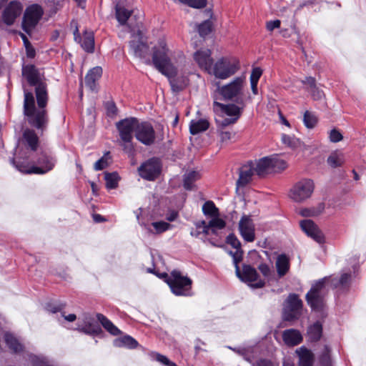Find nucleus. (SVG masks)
<instances>
[{
    "label": "nucleus",
    "mask_w": 366,
    "mask_h": 366,
    "mask_svg": "<svg viewBox=\"0 0 366 366\" xmlns=\"http://www.w3.org/2000/svg\"><path fill=\"white\" fill-rule=\"evenodd\" d=\"M258 269L265 277H267L270 275L271 269L268 264L265 263L260 264L258 266Z\"/></svg>",
    "instance_id": "obj_62"
},
{
    "label": "nucleus",
    "mask_w": 366,
    "mask_h": 366,
    "mask_svg": "<svg viewBox=\"0 0 366 366\" xmlns=\"http://www.w3.org/2000/svg\"><path fill=\"white\" fill-rule=\"evenodd\" d=\"M318 119L317 116L309 111H305L303 116V122L308 129H313L317 124Z\"/></svg>",
    "instance_id": "obj_42"
},
{
    "label": "nucleus",
    "mask_w": 366,
    "mask_h": 366,
    "mask_svg": "<svg viewBox=\"0 0 366 366\" xmlns=\"http://www.w3.org/2000/svg\"><path fill=\"white\" fill-rule=\"evenodd\" d=\"M302 301L296 294H290L285 300L283 308V319L292 321L298 319L302 313Z\"/></svg>",
    "instance_id": "obj_8"
},
{
    "label": "nucleus",
    "mask_w": 366,
    "mask_h": 366,
    "mask_svg": "<svg viewBox=\"0 0 366 366\" xmlns=\"http://www.w3.org/2000/svg\"><path fill=\"white\" fill-rule=\"evenodd\" d=\"M117 345L125 346L129 348H136L138 345V342L131 336L125 335L121 339L117 340Z\"/></svg>",
    "instance_id": "obj_46"
},
{
    "label": "nucleus",
    "mask_w": 366,
    "mask_h": 366,
    "mask_svg": "<svg viewBox=\"0 0 366 366\" xmlns=\"http://www.w3.org/2000/svg\"><path fill=\"white\" fill-rule=\"evenodd\" d=\"M137 125V119L129 117L122 119L116 123V127L120 137L119 144L123 147V150L132 154L134 152V147L132 142L133 134L136 133Z\"/></svg>",
    "instance_id": "obj_3"
},
{
    "label": "nucleus",
    "mask_w": 366,
    "mask_h": 366,
    "mask_svg": "<svg viewBox=\"0 0 366 366\" xmlns=\"http://www.w3.org/2000/svg\"><path fill=\"white\" fill-rule=\"evenodd\" d=\"M232 137V134L230 132H221L219 133L220 141L222 143H227Z\"/></svg>",
    "instance_id": "obj_64"
},
{
    "label": "nucleus",
    "mask_w": 366,
    "mask_h": 366,
    "mask_svg": "<svg viewBox=\"0 0 366 366\" xmlns=\"http://www.w3.org/2000/svg\"><path fill=\"white\" fill-rule=\"evenodd\" d=\"M23 10L22 4L17 1H10L3 11L2 20L8 26L14 24L16 19L19 17Z\"/></svg>",
    "instance_id": "obj_16"
},
{
    "label": "nucleus",
    "mask_w": 366,
    "mask_h": 366,
    "mask_svg": "<svg viewBox=\"0 0 366 366\" xmlns=\"http://www.w3.org/2000/svg\"><path fill=\"white\" fill-rule=\"evenodd\" d=\"M135 137L145 145H151L155 140V132L152 124L147 122H139L137 119Z\"/></svg>",
    "instance_id": "obj_12"
},
{
    "label": "nucleus",
    "mask_w": 366,
    "mask_h": 366,
    "mask_svg": "<svg viewBox=\"0 0 366 366\" xmlns=\"http://www.w3.org/2000/svg\"><path fill=\"white\" fill-rule=\"evenodd\" d=\"M322 334V326L320 322H316L313 325H310L307 331V337L310 342L318 341Z\"/></svg>",
    "instance_id": "obj_31"
},
{
    "label": "nucleus",
    "mask_w": 366,
    "mask_h": 366,
    "mask_svg": "<svg viewBox=\"0 0 366 366\" xmlns=\"http://www.w3.org/2000/svg\"><path fill=\"white\" fill-rule=\"evenodd\" d=\"M74 39L81 44V47L86 52L92 53L94 49V39L92 32L85 31L81 38L79 34L78 29H76L74 33Z\"/></svg>",
    "instance_id": "obj_21"
},
{
    "label": "nucleus",
    "mask_w": 366,
    "mask_h": 366,
    "mask_svg": "<svg viewBox=\"0 0 366 366\" xmlns=\"http://www.w3.org/2000/svg\"><path fill=\"white\" fill-rule=\"evenodd\" d=\"M282 339L286 345L295 346L302 341V336L297 330L289 329L283 332Z\"/></svg>",
    "instance_id": "obj_23"
},
{
    "label": "nucleus",
    "mask_w": 366,
    "mask_h": 366,
    "mask_svg": "<svg viewBox=\"0 0 366 366\" xmlns=\"http://www.w3.org/2000/svg\"><path fill=\"white\" fill-rule=\"evenodd\" d=\"M226 242L236 249H242L241 242L234 234H229L227 237Z\"/></svg>",
    "instance_id": "obj_51"
},
{
    "label": "nucleus",
    "mask_w": 366,
    "mask_h": 366,
    "mask_svg": "<svg viewBox=\"0 0 366 366\" xmlns=\"http://www.w3.org/2000/svg\"><path fill=\"white\" fill-rule=\"evenodd\" d=\"M96 316L103 327L111 335L116 336L121 334V331L104 315L97 313Z\"/></svg>",
    "instance_id": "obj_30"
},
{
    "label": "nucleus",
    "mask_w": 366,
    "mask_h": 366,
    "mask_svg": "<svg viewBox=\"0 0 366 366\" xmlns=\"http://www.w3.org/2000/svg\"><path fill=\"white\" fill-rule=\"evenodd\" d=\"M5 342L7 346L14 352H19L23 350V346L18 340L10 333H6L4 335Z\"/></svg>",
    "instance_id": "obj_35"
},
{
    "label": "nucleus",
    "mask_w": 366,
    "mask_h": 366,
    "mask_svg": "<svg viewBox=\"0 0 366 366\" xmlns=\"http://www.w3.org/2000/svg\"><path fill=\"white\" fill-rule=\"evenodd\" d=\"M104 179L106 181V187L109 189H113L117 187L119 177L117 172H105Z\"/></svg>",
    "instance_id": "obj_40"
},
{
    "label": "nucleus",
    "mask_w": 366,
    "mask_h": 366,
    "mask_svg": "<svg viewBox=\"0 0 366 366\" xmlns=\"http://www.w3.org/2000/svg\"><path fill=\"white\" fill-rule=\"evenodd\" d=\"M311 93V95L314 100H320L324 97V93L322 91L319 89V88L315 86L309 91Z\"/></svg>",
    "instance_id": "obj_59"
},
{
    "label": "nucleus",
    "mask_w": 366,
    "mask_h": 366,
    "mask_svg": "<svg viewBox=\"0 0 366 366\" xmlns=\"http://www.w3.org/2000/svg\"><path fill=\"white\" fill-rule=\"evenodd\" d=\"M243 83V78L237 77L229 84L221 87L219 86L218 92L222 96L224 100H232L242 94Z\"/></svg>",
    "instance_id": "obj_11"
},
{
    "label": "nucleus",
    "mask_w": 366,
    "mask_h": 366,
    "mask_svg": "<svg viewBox=\"0 0 366 366\" xmlns=\"http://www.w3.org/2000/svg\"><path fill=\"white\" fill-rule=\"evenodd\" d=\"M226 226V222L218 217H212L208 222L209 234H216L218 229H222Z\"/></svg>",
    "instance_id": "obj_38"
},
{
    "label": "nucleus",
    "mask_w": 366,
    "mask_h": 366,
    "mask_svg": "<svg viewBox=\"0 0 366 366\" xmlns=\"http://www.w3.org/2000/svg\"><path fill=\"white\" fill-rule=\"evenodd\" d=\"M129 46L134 55L139 58H144L149 51V46L140 39L130 41Z\"/></svg>",
    "instance_id": "obj_27"
},
{
    "label": "nucleus",
    "mask_w": 366,
    "mask_h": 366,
    "mask_svg": "<svg viewBox=\"0 0 366 366\" xmlns=\"http://www.w3.org/2000/svg\"><path fill=\"white\" fill-rule=\"evenodd\" d=\"M229 348L242 356L246 361L249 362V363L252 362L254 359V349L252 347Z\"/></svg>",
    "instance_id": "obj_39"
},
{
    "label": "nucleus",
    "mask_w": 366,
    "mask_h": 366,
    "mask_svg": "<svg viewBox=\"0 0 366 366\" xmlns=\"http://www.w3.org/2000/svg\"><path fill=\"white\" fill-rule=\"evenodd\" d=\"M164 41H160L159 45L154 48L152 63L155 68L169 79L172 92L182 91L189 84V79L185 75H178L177 68L171 62Z\"/></svg>",
    "instance_id": "obj_1"
},
{
    "label": "nucleus",
    "mask_w": 366,
    "mask_h": 366,
    "mask_svg": "<svg viewBox=\"0 0 366 366\" xmlns=\"http://www.w3.org/2000/svg\"><path fill=\"white\" fill-rule=\"evenodd\" d=\"M296 353L299 357V366H312L314 355L311 350L305 347H301L299 350H297Z\"/></svg>",
    "instance_id": "obj_24"
},
{
    "label": "nucleus",
    "mask_w": 366,
    "mask_h": 366,
    "mask_svg": "<svg viewBox=\"0 0 366 366\" xmlns=\"http://www.w3.org/2000/svg\"><path fill=\"white\" fill-rule=\"evenodd\" d=\"M152 226L154 229V232L151 229V227H147V229L149 233L151 234H161L167 229H169L171 227V224L164 222V221H159V222H154L152 223Z\"/></svg>",
    "instance_id": "obj_41"
},
{
    "label": "nucleus",
    "mask_w": 366,
    "mask_h": 366,
    "mask_svg": "<svg viewBox=\"0 0 366 366\" xmlns=\"http://www.w3.org/2000/svg\"><path fill=\"white\" fill-rule=\"evenodd\" d=\"M214 111L217 112V108H219L221 112L224 113L226 115L230 117H237V119L240 117L242 111L241 108L234 104H223L217 102H214Z\"/></svg>",
    "instance_id": "obj_22"
},
{
    "label": "nucleus",
    "mask_w": 366,
    "mask_h": 366,
    "mask_svg": "<svg viewBox=\"0 0 366 366\" xmlns=\"http://www.w3.org/2000/svg\"><path fill=\"white\" fill-rule=\"evenodd\" d=\"M167 277L165 282L169 285L172 292L178 296L190 295L192 281L190 278L182 275L178 270H173L170 275L164 274Z\"/></svg>",
    "instance_id": "obj_4"
},
{
    "label": "nucleus",
    "mask_w": 366,
    "mask_h": 366,
    "mask_svg": "<svg viewBox=\"0 0 366 366\" xmlns=\"http://www.w3.org/2000/svg\"><path fill=\"white\" fill-rule=\"evenodd\" d=\"M212 24L209 20H206L198 26V32L202 37H204L212 31Z\"/></svg>",
    "instance_id": "obj_48"
},
{
    "label": "nucleus",
    "mask_w": 366,
    "mask_h": 366,
    "mask_svg": "<svg viewBox=\"0 0 366 366\" xmlns=\"http://www.w3.org/2000/svg\"><path fill=\"white\" fill-rule=\"evenodd\" d=\"M237 121V117H226L222 120L216 119V122L219 127H225L229 125L233 124L236 123Z\"/></svg>",
    "instance_id": "obj_52"
},
{
    "label": "nucleus",
    "mask_w": 366,
    "mask_h": 366,
    "mask_svg": "<svg viewBox=\"0 0 366 366\" xmlns=\"http://www.w3.org/2000/svg\"><path fill=\"white\" fill-rule=\"evenodd\" d=\"M302 229L311 238L318 243L325 242V237L318 226L311 219H304L300 222Z\"/></svg>",
    "instance_id": "obj_18"
},
{
    "label": "nucleus",
    "mask_w": 366,
    "mask_h": 366,
    "mask_svg": "<svg viewBox=\"0 0 366 366\" xmlns=\"http://www.w3.org/2000/svg\"><path fill=\"white\" fill-rule=\"evenodd\" d=\"M351 280V274L344 273L341 275L340 278H332L330 277V285L333 288H340V290H345L348 288Z\"/></svg>",
    "instance_id": "obj_33"
},
{
    "label": "nucleus",
    "mask_w": 366,
    "mask_h": 366,
    "mask_svg": "<svg viewBox=\"0 0 366 366\" xmlns=\"http://www.w3.org/2000/svg\"><path fill=\"white\" fill-rule=\"evenodd\" d=\"M330 350L327 346L325 347L324 351L320 357L321 366H332V360L330 355Z\"/></svg>",
    "instance_id": "obj_49"
},
{
    "label": "nucleus",
    "mask_w": 366,
    "mask_h": 366,
    "mask_svg": "<svg viewBox=\"0 0 366 366\" xmlns=\"http://www.w3.org/2000/svg\"><path fill=\"white\" fill-rule=\"evenodd\" d=\"M314 182L311 179H305L297 182L290 190V197L297 202H302L309 198L314 191Z\"/></svg>",
    "instance_id": "obj_9"
},
{
    "label": "nucleus",
    "mask_w": 366,
    "mask_h": 366,
    "mask_svg": "<svg viewBox=\"0 0 366 366\" xmlns=\"http://www.w3.org/2000/svg\"><path fill=\"white\" fill-rule=\"evenodd\" d=\"M115 14L119 23L121 25H125L132 15V11L126 9L120 0L115 5Z\"/></svg>",
    "instance_id": "obj_26"
},
{
    "label": "nucleus",
    "mask_w": 366,
    "mask_h": 366,
    "mask_svg": "<svg viewBox=\"0 0 366 366\" xmlns=\"http://www.w3.org/2000/svg\"><path fill=\"white\" fill-rule=\"evenodd\" d=\"M255 172L254 164L249 162L242 166L239 169V178L237 181V187H242L246 186L251 180Z\"/></svg>",
    "instance_id": "obj_20"
},
{
    "label": "nucleus",
    "mask_w": 366,
    "mask_h": 366,
    "mask_svg": "<svg viewBox=\"0 0 366 366\" xmlns=\"http://www.w3.org/2000/svg\"><path fill=\"white\" fill-rule=\"evenodd\" d=\"M254 164L255 172L259 177L264 176L269 172H272L271 158L269 157H263Z\"/></svg>",
    "instance_id": "obj_28"
},
{
    "label": "nucleus",
    "mask_w": 366,
    "mask_h": 366,
    "mask_svg": "<svg viewBox=\"0 0 366 366\" xmlns=\"http://www.w3.org/2000/svg\"><path fill=\"white\" fill-rule=\"evenodd\" d=\"M38 164L40 167L32 166L29 169H27V166L19 164L16 167V168L23 173L26 174H44L53 169L54 167L55 161L53 158L46 155H41L38 159Z\"/></svg>",
    "instance_id": "obj_10"
},
{
    "label": "nucleus",
    "mask_w": 366,
    "mask_h": 366,
    "mask_svg": "<svg viewBox=\"0 0 366 366\" xmlns=\"http://www.w3.org/2000/svg\"><path fill=\"white\" fill-rule=\"evenodd\" d=\"M262 74V70L260 68H259V67L254 68L252 69L251 75H250V81L258 82Z\"/></svg>",
    "instance_id": "obj_57"
},
{
    "label": "nucleus",
    "mask_w": 366,
    "mask_h": 366,
    "mask_svg": "<svg viewBox=\"0 0 366 366\" xmlns=\"http://www.w3.org/2000/svg\"><path fill=\"white\" fill-rule=\"evenodd\" d=\"M282 142L288 147L295 149L300 144V141L294 137L283 134L282 137Z\"/></svg>",
    "instance_id": "obj_50"
},
{
    "label": "nucleus",
    "mask_w": 366,
    "mask_h": 366,
    "mask_svg": "<svg viewBox=\"0 0 366 366\" xmlns=\"http://www.w3.org/2000/svg\"><path fill=\"white\" fill-rule=\"evenodd\" d=\"M108 165L107 159L105 156L100 158L98 161H97L94 165V169L96 171L102 170L107 167Z\"/></svg>",
    "instance_id": "obj_55"
},
{
    "label": "nucleus",
    "mask_w": 366,
    "mask_h": 366,
    "mask_svg": "<svg viewBox=\"0 0 366 366\" xmlns=\"http://www.w3.org/2000/svg\"><path fill=\"white\" fill-rule=\"evenodd\" d=\"M188 5L193 8L202 9L206 6L207 0H189Z\"/></svg>",
    "instance_id": "obj_56"
},
{
    "label": "nucleus",
    "mask_w": 366,
    "mask_h": 366,
    "mask_svg": "<svg viewBox=\"0 0 366 366\" xmlns=\"http://www.w3.org/2000/svg\"><path fill=\"white\" fill-rule=\"evenodd\" d=\"M325 209V204L320 203L317 207H311V208H305L302 209L300 214L302 217H316L320 215L323 212Z\"/></svg>",
    "instance_id": "obj_37"
},
{
    "label": "nucleus",
    "mask_w": 366,
    "mask_h": 366,
    "mask_svg": "<svg viewBox=\"0 0 366 366\" xmlns=\"http://www.w3.org/2000/svg\"><path fill=\"white\" fill-rule=\"evenodd\" d=\"M343 139L341 133L337 130L336 129H333L330 131V140L332 142H338Z\"/></svg>",
    "instance_id": "obj_53"
},
{
    "label": "nucleus",
    "mask_w": 366,
    "mask_h": 366,
    "mask_svg": "<svg viewBox=\"0 0 366 366\" xmlns=\"http://www.w3.org/2000/svg\"><path fill=\"white\" fill-rule=\"evenodd\" d=\"M281 21L278 19L274 21H269L267 22L266 28L268 31H273L274 29H277L280 26Z\"/></svg>",
    "instance_id": "obj_63"
},
{
    "label": "nucleus",
    "mask_w": 366,
    "mask_h": 366,
    "mask_svg": "<svg viewBox=\"0 0 366 366\" xmlns=\"http://www.w3.org/2000/svg\"><path fill=\"white\" fill-rule=\"evenodd\" d=\"M139 175L144 179L154 180L160 173V166L157 159L152 158L143 163L139 168Z\"/></svg>",
    "instance_id": "obj_15"
},
{
    "label": "nucleus",
    "mask_w": 366,
    "mask_h": 366,
    "mask_svg": "<svg viewBox=\"0 0 366 366\" xmlns=\"http://www.w3.org/2000/svg\"><path fill=\"white\" fill-rule=\"evenodd\" d=\"M252 366H277L276 364L269 359L259 358Z\"/></svg>",
    "instance_id": "obj_54"
},
{
    "label": "nucleus",
    "mask_w": 366,
    "mask_h": 366,
    "mask_svg": "<svg viewBox=\"0 0 366 366\" xmlns=\"http://www.w3.org/2000/svg\"><path fill=\"white\" fill-rule=\"evenodd\" d=\"M327 284H330V277H325L315 282L307 293L306 300L313 310H323L325 305L323 290Z\"/></svg>",
    "instance_id": "obj_5"
},
{
    "label": "nucleus",
    "mask_w": 366,
    "mask_h": 366,
    "mask_svg": "<svg viewBox=\"0 0 366 366\" xmlns=\"http://www.w3.org/2000/svg\"><path fill=\"white\" fill-rule=\"evenodd\" d=\"M36 98L37 107L35 104L33 94L29 92H24V114L30 126L43 132L49 122L48 112L46 109L49 96L48 93L45 92L44 88L38 89Z\"/></svg>",
    "instance_id": "obj_2"
},
{
    "label": "nucleus",
    "mask_w": 366,
    "mask_h": 366,
    "mask_svg": "<svg viewBox=\"0 0 366 366\" xmlns=\"http://www.w3.org/2000/svg\"><path fill=\"white\" fill-rule=\"evenodd\" d=\"M344 162V157L342 153L333 152L327 158L328 164L336 168L340 167Z\"/></svg>",
    "instance_id": "obj_43"
},
{
    "label": "nucleus",
    "mask_w": 366,
    "mask_h": 366,
    "mask_svg": "<svg viewBox=\"0 0 366 366\" xmlns=\"http://www.w3.org/2000/svg\"><path fill=\"white\" fill-rule=\"evenodd\" d=\"M23 138L31 150L36 151L37 149L39 137L33 129H26L23 133Z\"/></svg>",
    "instance_id": "obj_32"
},
{
    "label": "nucleus",
    "mask_w": 366,
    "mask_h": 366,
    "mask_svg": "<svg viewBox=\"0 0 366 366\" xmlns=\"http://www.w3.org/2000/svg\"><path fill=\"white\" fill-rule=\"evenodd\" d=\"M243 250L242 249H236L235 252L229 251V254L233 258V262L235 267V273L236 274H239V263L242 262L243 257Z\"/></svg>",
    "instance_id": "obj_47"
},
{
    "label": "nucleus",
    "mask_w": 366,
    "mask_h": 366,
    "mask_svg": "<svg viewBox=\"0 0 366 366\" xmlns=\"http://www.w3.org/2000/svg\"><path fill=\"white\" fill-rule=\"evenodd\" d=\"M242 281L249 283L253 288H262L264 286L265 282L259 279V274L256 269L250 265L244 264L242 271L239 270V274H236Z\"/></svg>",
    "instance_id": "obj_13"
},
{
    "label": "nucleus",
    "mask_w": 366,
    "mask_h": 366,
    "mask_svg": "<svg viewBox=\"0 0 366 366\" xmlns=\"http://www.w3.org/2000/svg\"><path fill=\"white\" fill-rule=\"evenodd\" d=\"M201 174L197 171H189L186 172L183 176V186L187 190H192L195 185L194 183L199 179Z\"/></svg>",
    "instance_id": "obj_29"
},
{
    "label": "nucleus",
    "mask_w": 366,
    "mask_h": 366,
    "mask_svg": "<svg viewBox=\"0 0 366 366\" xmlns=\"http://www.w3.org/2000/svg\"><path fill=\"white\" fill-rule=\"evenodd\" d=\"M102 69L100 66H96L89 70L85 76V84L91 90H94L96 81L101 77Z\"/></svg>",
    "instance_id": "obj_25"
},
{
    "label": "nucleus",
    "mask_w": 366,
    "mask_h": 366,
    "mask_svg": "<svg viewBox=\"0 0 366 366\" xmlns=\"http://www.w3.org/2000/svg\"><path fill=\"white\" fill-rule=\"evenodd\" d=\"M239 69L238 62L229 58L222 57L217 60L209 71L216 78L226 79L234 74Z\"/></svg>",
    "instance_id": "obj_7"
},
{
    "label": "nucleus",
    "mask_w": 366,
    "mask_h": 366,
    "mask_svg": "<svg viewBox=\"0 0 366 366\" xmlns=\"http://www.w3.org/2000/svg\"><path fill=\"white\" fill-rule=\"evenodd\" d=\"M211 55V50L208 49L198 50L194 54V61L202 69L206 71L208 74L213 64V59Z\"/></svg>",
    "instance_id": "obj_19"
},
{
    "label": "nucleus",
    "mask_w": 366,
    "mask_h": 366,
    "mask_svg": "<svg viewBox=\"0 0 366 366\" xmlns=\"http://www.w3.org/2000/svg\"><path fill=\"white\" fill-rule=\"evenodd\" d=\"M156 359L157 361L162 362V364L167 366H177V365L172 362H171L166 356L157 354Z\"/></svg>",
    "instance_id": "obj_61"
},
{
    "label": "nucleus",
    "mask_w": 366,
    "mask_h": 366,
    "mask_svg": "<svg viewBox=\"0 0 366 366\" xmlns=\"http://www.w3.org/2000/svg\"><path fill=\"white\" fill-rule=\"evenodd\" d=\"M239 229L242 238L248 242L255 239L254 224L250 217L244 215L239 222Z\"/></svg>",
    "instance_id": "obj_17"
},
{
    "label": "nucleus",
    "mask_w": 366,
    "mask_h": 366,
    "mask_svg": "<svg viewBox=\"0 0 366 366\" xmlns=\"http://www.w3.org/2000/svg\"><path fill=\"white\" fill-rule=\"evenodd\" d=\"M301 82L303 84H305L307 86V89L310 91L312 88H315L316 86V80L314 77L312 76H307L305 79L302 80Z\"/></svg>",
    "instance_id": "obj_58"
},
{
    "label": "nucleus",
    "mask_w": 366,
    "mask_h": 366,
    "mask_svg": "<svg viewBox=\"0 0 366 366\" xmlns=\"http://www.w3.org/2000/svg\"><path fill=\"white\" fill-rule=\"evenodd\" d=\"M43 14L44 9L39 4H31L26 9L22 19L21 29L29 36H31L34 32Z\"/></svg>",
    "instance_id": "obj_6"
},
{
    "label": "nucleus",
    "mask_w": 366,
    "mask_h": 366,
    "mask_svg": "<svg viewBox=\"0 0 366 366\" xmlns=\"http://www.w3.org/2000/svg\"><path fill=\"white\" fill-rule=\"evenodd\" d=\"M272 172H278L287 167V163L277 157H270Z\"/></svg>",
    "instance_id": "obj_45"
},
{
    "label": "nucleus",
    "mask_w": 366,
    "mask_h": 366,
    "mask_svg": "<svg viewBox=\"0 0 366 366\" xmlns=\"http://www.w3.org/2000/svg\"><path fill=\"white\" fill-rule=\"evenodd\" d=\"M197 229H202V233L204 235H209L208 223L204 220L199 221L195 223Z\"/></svg>",
    "instance_id": "obj_60"
},
{
    "label": "nucleus",
    "mask_w": 366,
    "mask_h": 366,
    "mask_svg": "<svg viewBox=\"0 0 366 366\" xmlns=\"http://www.w3.org/2000/svg\"><path fill=\"white\" fill-rule=\"evenodd\" d=\"M276 267L280 277L284 276L287 272L289 269V261L285 255L282 254L278 257L276 262Z\"/></svg>",
    "instance_id": "obj_36"
},
{
    "label": "nucleus",
    "mask_w": 366,
    "mask_h": 366,
    "mask_svg": "<svg viewBox=\"0 0 366 366\" xmlns=\"http://www.w3.org/2000/svg\"><path fill=\"white\" fill-rule=\"evenodd\" d=\"M202 212L205 215H208L211 217L219 216V209L216 207L212 201H207L203 204Z\"/></svg>",
    "instance_id": "obj_44"
},
{
    "label": "nucleus",
    "mask_w": 366,
    "mask_h": 366,
    "mask_svg": "<svg viewBox=\"0 0 366 366\" xmlns=\"http://www.w3.org/2000/svg\"><path fill=\"white\" fill-rule=\"evenodd\" d=\"M22 74L26 79L31 86H35V94L39 88H44L45 92H47L46 84L41 80L40 73L34 65H26L22 68Z\"/></svg>",
    "instance_id": "obj_14"
},
{
    "label": "nucleus",
    "mask_w": 366,
    "mask_h": 366,
    "mask_svg": "<svg viewBox=\"0 0 366 366\" xmlns=\"http://www.w3.org/2000/svg\"><path fill=\"white\" fill-rule=\"evenodd\" d=\"M209 127V123L206 119L192 121L189 126L190 133L193 135L206 131Z\"/></svg>",
    "instance_id": "obj_34"
}]
</instances>
